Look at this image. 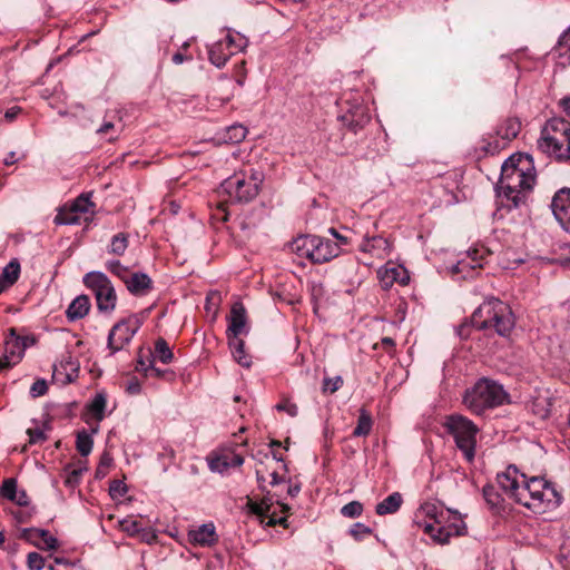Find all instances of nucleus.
I'll use <instances>...</instances> for the list:
<instances>
[{"instance_id": "f257e3e1", "label": "nucleus", "mask_w": 570, "mask_h": 570, "mask_svg": "<svg viewBox=\"0 0 570 570\" xmlns=\"http://www.w3.org/2000/svg\"><path fill=\"white\" fill-rule=\"evenodd\" d=\"M497 480L511 499L534 513L552 511L561 503L562 495L551 482L540 476L528 478L515 465H509Z\"/></svg>"}, {"instance_id": "f03ea898", "label": "nucleus", "mask_w": 570, "mask_h": 570, "mask_svg": "<svg viewBox=\"0 0 570 570\" xmlns=\"http://www.w3.org/2000/svg\"><path fill=\"white\" fill-rule=\"evenodd\" d=\"M535 183V174L529 156H510L501 167V176L497 185L501 206L509 210L519 208L525 203L527 191H530Z\"/></svg>"}, {"instance_id": "7ed1b4c3", "label": "nucleus", "mask_w": 570, "mask_h": 570, "mask_svg": "<svg viewBox=\"0 0 570 570\" xmlns=\"http://www.w3.org/2000/svg\"><path fill=\"white\" fill-rule=\"evenodd\" d=\"M478 330H494L500 336H508L514 327V316L510 306L495 297L485 299L471 317Z\"/></svg>"}, {"instance_id": "20e7f679", "label": "nucleus", "mask_w": 570, "mask_h": 570, "mask_svg": "<svg viewBox=\"0 0 570 570\" xmlns=\"http://www.w3.org/2000/svg\"><path fill=\"white\" fill-rule=\"evenodd\" d=\"M509 402V394L503 386L489 379L479 380L463 396L464 405L474 414L481 415L488 409H493Z\"/></svg>"}, {"instance_id": "39448f33", "label": "nucleus", "mask_w": 570, "mask_h": 570, "mask_svg": "<svg viewBox=\"0 0 570 570\" xmlns=\"http://www.w3.org/2000/svg\"><path fill=\"white\" fill-rule=\"evenodd\" d=\"M264 174L255 168L235 173L222 183V190L236 203H249L257 197Z\"/></svg>"}, {"instance_id": "423d86ee", "label": "nucleus", "mask_w": 570, "mask_h": 570, "mask_svg": "<svg viewBox=\"0 0 570 570\" xmlns=\"http://www.w3.org/2000/svg\"><path fill=\"white\" fill-rule=\"evenodd\" d=\"M289 247L297 256L308 258L314 264L330 262L341 254L337 243L316 235L298 236Z\"/></svg>"}, {"instance_id": "0eeeda50", "label": "nucleus", "mask_w": 570, "mask_h": 570, "mask_svg": "<svg viewBox=\"0 0 570 570\" xmlns=\"http://www.w3.org/2000/svg\"><path fill=\"white\" fill-rule=\"evenodd\" d=\"M444 428L453 436L456 448L462 452L465 460L472 462L475 456L479 428L471 420L460 414L448 416Z\"/></svg>"}, {"instance_id": "6e6552de", "label": "nucleus", "mask_w": 570, "mask_h": 570, "mask_svg": "<svg viewBox=\"0 0 570 570\" xmlns=\"http://www.w3.org/2000/svg\"><path fill=\"white\" fill-rule=\"evenodd\" d=\"M570 142V122L563 118L549 119L541 129L540 138L538 139V148L550 156L559 158V154Z\"/></svg>"}, {"instance_id": "1a4fd4ad", "label": "nucleus", "mask_w": 570, "mask_h": 570, "mask_svg": "<svg viewBox=\"0 0 570 570\" xmlns=\"http://www.w3.org/2000/svg\"><path fill=\"white\" fill-rule=\"evenodd\" d=\"M82 282L87 288L94 292L100 312L110 313L115 309L117 303L116 291L105 273L99 271L89 272L85 274Z\"/></svg>"}, {"instance_id": "9d476101", "label": "nucleus", "mask_w": 570, "mask_h": 570, "mask_svg": "<svg viewBox=\"0 0 570 570\" xmlns=\"http://www.w3.org/2000/svg\"><path fill=\"white\" fill-rule=\"evenodd\" d=\"M140 326L141 321L137 315H131L116 323L108 335V348L111 351V354L129 344Z\"/></svg>"}, {"instance_id": "9b49d317", "label": "nucleus", "mask_w": 570, "mask_h": 570, "mask_svg": "<svg viewBox=\"0 0 570 570\" xmlns=\"http://www.w3.org/2000/svg\"><path fill=\"white\" fill-rule=\"evenodd\" d=\"M454 519L459 521V523H452L450 525H445L444 522L440 524L425 523L424 532L428 533L431 539L438 543H449L452 535H461L466 529L464 522L460 520L456 514L454 515Z\"/></svg>"}, {"instance_id": "f8f14e48", "label": "nucleus", "mask_w": 570, "mask_h": 570, "mask_svg": "<svg viewBox=\"0 0 570 570\" xmlns=\"http://www.w3.org/2000/svg\"><path fill=\"white\" fill-rule=\"evenodd\" d=\"M551 209L561 227L570 233V188H562L554 194Z\"/></svg>"}, {"instance_id": "ddd939ff", "label": "nucleus", "mask_w": 570, "mask_h": 570, "mask_svg": "<svg viewBox=\"0 0 570 570\" xmlns=\"http://www.w3.org/2000/svg\"><path fill=\"white\" fill-rule=\"evenodd\" d=\"M338 119L348 130L357 134L370 122L371 116L362 104H353L343 115L338 116Z\"/></svg>"}, {"instance_id": "4468645a", "label": "nucleus", "mask_w": 570, "mask_h": 570, "mask_svg": "<svg viewBox=\"0 0 570 570\" xmlns=\"http://www.w3.org/2000/svg\"><path fill=\"white\" fill-rule=\"evenodd\" d=\"M208 468L212 472L225 473L229 468L240 466L244 458L232 451L212 452L207 456Z\"/></svg>"}, {"instance_id": "2eb2a0df", "label": "nucleus", "mask_w": 570, "mask_h": 570, "mask_svg": "<svg viewBox=\"0 0 570 570\" xmlns=\"http://www.w3.org/2000/svg\"><path fill=\"white\" fill-rule=\"evenodd\" d=\"M21 538L41 550H56L58 540L48 530L26 528L21 531Z\"/></svg>"}, {"instance_id": "dca6fc26", "label": "nucleus", "mask_w": 570, "mask_h": 570, "mask_svg": "<svg viewBox=\"0 0 570 570\" xmlns=\"http://www.w3.org/2000/svg\"><path fill=\"white\" fill-rule=\"evenodd\" d=\"M125 285L134 296H145L154 288L153 279L141 272H131L126 278Z\"/></svg>"}, {"instance_id": "f3484780", "label": "nucleus", "mask_w": 570, "mask_h": 570, "mask_svg": "<svg viewBox=\"0 0 570 570\" xmlns=\"http://www.w3.org/2000/svg\"><path fill=\"white\" fill-rule=\"evenodd\" d=\"M229 325L227 328V337L239 336L247 333L246 330V309L242 303H235L232 306L229 315Z\"/></svg>"}, {"instance_id": "a211bd4d", "label": "nucleus", "mask_w": 570, "mask_h": 570, "mask_svg": "<svg viewBox=\"0 0 570 570\" xmlns=\"http://www.w3.org/2000/svg\"><path fill=\"white\" fill-rule=\"evenodd\" d=\"M382 288L389 289L394 283L406 285L410 275L403 266H393L379 272Z\"/></svg>"}, {"instance_id": "6ab92c4d", "label": "nucleus", "mask_w": 570, "mask_h": 570, "mask_svg": "<svg viewBox=\"0 0 570 570\" xmlns=\"http://www.w3.org/2000/svg\"><path fill=\"white\" fill-rule=\"evenodd\" d=\"M10 337L4 342V354L13 360V363H19L24 354L26 338L17 335L14 328L9 330Z\"/></svg>"}, {"instance_id": "aec40b11", "label": "nucleus", "mask_w": 570, "mask_h": 570, "mask_svg": "<svg viewBox=\"0 0 570 570\" xmlns=\"http://www.w3.org/2000/svg\"><path fill=\"white\" fill-rule=\"evenodd\" d=\"M189 538L194 543L202 547H212L218 541L215 525L206 523L189 532Z\"/></svg>"}, {"instance_id": "412c9836", "label": "nucleus", "mask_w": 570, "mask_h": 570, "mask_svg": "<svg viewBox=\"0 0 570 570\" xmlns=\"http://www.w3.org/2000/svg\"><path fill=\"white\" fill-rule=\"evenodd\" d=\"M91 304L87 295L77 296L68 306L66 316L70 322L83 318L90 311Z\"/></svg>"}, {"instance_id": "4be33fe9", "label": "nucleus", "mask_w": 570, "mask_h": 570, "mask_svg": "<svg viewBox=\"0 0 570 570\" xmlns=\"http://www.w3.org/2000/svg\"><path fill=\"white\" fill-rule=\"evenodd\" d=\"M208 56L210 62L222 68L226 65V62L229 60V58L233 56V52H230L228 45H226L225 40H219L215 43H213L208 49Z\"/></svg>"}, {"instance_id": "5701e85b", "label": "nucleus", "mask_w": 570, "mask_h": 570, "mask_svg": "<svg viewBox=\"0 0 570 570\" xmlns=\"http://www.w3.org/2000/svg\"><path fill=\"white\" fill-rule=\"evenodd\" d=\"M403 503V498L400 492H393L383 501L376 504L375 512L379 515L392 514L399 511Z\"/></svg>"}, {"instance_id": "b1692460", "label": "nucleus", "mask_w": 570, "mask_h": 570, "mask_svg": "<svg viewBox=\"0 0 570 570\" xmlns=\"http://www.w3.org/2000/svg\"><path fill=\"white\" fill-rule=\"evenodd\" d=\"M553 52L558 57L560 65H570V27L559 37Z\"/></svg>"}, {"instance_id": "393cba45", "label": "nucleus", "mask_w": 570, "mask_h": 570, "mask_svg": "<svg viewBox=\"0 0 570 570\" xmlns=\"http://www.w3.org/2000/svg\"><path fill=\"white\" fill-rule=\"evenodd\" d=\"M228 345L235 361L244 367H249L252 360L250 356L245 353V342L239 338V336H233L228 337Z\"/></svg>"}, {"instance_id": "a878e982", "label": "nucleus", "mask_w": 570, "mask_h": 570, "mask_svg": "<svg viewBox=\"0 0 570 570\" xmlns=\"http://www.w3.org/2000/svg\"><path fill=\"white\" fill-rule=\"evenodd\" d=\"M53 222L57 225H78L80 224V215L70 205H66L59 209Z\"/></svg>"}, {"instance_id": "bb28decb", "label": "nucleus", "mask_w": 570, "mask_h": 570, "mask_svg": "<svg viewBox=\"0 0 570 570\" xmlns=\"http://www.w3.org/2000/svg\"><path fill=\"white\" fill-rule=\"evenodd\" d=\"M151 356L154 361L155 358H158L164 364H169L174 358V354L168 343L163 337L157 338L155 342V350Z\"/></svg>"}, {"instance_id": "cd10ccee", "label": "nucleus", "mask_w": 570, "mask_h": 570, "mask_svg": "<svg viewBox=\"0 0 570 570\" xmlns=\"http://www.w3.org/2000/svg\"><path fill=\"white\" fill-rule=\"evenodd\" d=\"M389 246L387 239L382 236H365L360 248L362 252L373 254L376 249L386 250Z\"/></svg>"}, {"instance_id": "c85d7f7f", "label": "nucleus", "mask_w": 570, "mask_h": 570, "mask_svg": "<svg viewBox=\"0 0 570 570\" xmlns=\"http://www.w3.org/2000/svg\"><path fill=\"white\" fill-rule=\"evenodd\" d=\"M373 421L370 413L365 409L360 410L357 425L353 431V436H366L372 430Z\"/></svg>"}, {"instance_id": "c756f323", "label": "nucleus", "mask_w": 570, "mask_h": 570, "mask_svg": "<svg viewBox=\"0 0 570 570\" xmlns=\"http://www.w3.org/2000/svg\"><path fill=\"white\" fill-rule=\"evenodd\" d=\"M94 440L90 433L82 430L77 433L76 448L77 451L82 455L87 456L92 451Z\"/></svg>"}, {"instance_id": "7c9ffc66", "label": "nucleus", "mask_w": 570, "mask_h": 570, "mask_svg": "<svg viewBox=\"0 0 570 570\" xmlns=\"http://www.w3.org/2000/svg\"><path fill=\"white\" fill-rule=\"evenodd\" d=\"M20 275V264L17 259H12L2 271L1 279L8 285H13Z\"/></svg>"}, {"instance_id": "2f4dec72", "label": "nucleus", "mask_w": 570, "mask_h": 570, "mask_svg": "<svg viewBox=\"0 0 570 570\" xmlns=\"http://www.w3.org/2000/svg\"><path fill=\"white\" fill-rule=\"evenodd\" d=\"M226 45H228V48L230 50V52H233V56L236 55L237 52H240L243 51L247 45H248V40L247 38H245L244 36L239 35V33H230L228 32L226 35V37L224 38Z\"/></svg>"}, {"instance_id": "473e14b6", "label": "nucleus", "mask_w": 570, "mask_h": 570, "mask_svg": "<svg viewBox=\"0 0 570 570\" xmlns=\"http://www.w3.org/2000/svg\"><path fill=\"white\" fill-rule=\"evenodd\" d=\"M70 207L81 215L92 213L95 204L90 200V194H81L70 204Z\"/></svg>"}, {"instance_id": "72a5a7b5", "label": "nucleus", "mask_w": 570, "mask_h": 570, "mask_svg": "<svg viewBox=\"0 0 570 570\" xmlns=\"http://www.w3.org/2000/svg\"><path fill=\"white\" fill-rule=\"evenodd\" d=\"M128 247V235L125 233H118L111 238L108 252L121 256L125 254Z\"/></svg>"}, {"instance_id": "f704fd0d", "label": "nucleus", "mask_w": 570, "mask_h": 570, "mask_svg": "<svg viewBox=\"0 0 570 570\" xmlns=\"http://www.w3.org/2000/svg\"><path fill=\"white\" fill-rule=\"evenodd\" d=\"M500 148V142L498 140L490 141L485 138H482L479 142V146L475 148V154L478 158H481L499 153Z\"/></svg>"}, {"instance_id": "c9c22d12", "label": "nucleus", "mask_w": 570, "mask_h": 570, "mask_svg": "<svg viewBox=\"0 0 570 570\" xmlns=\"http://www.w3.org/2000/svg\"><path fill=\"white\" fill-rule=\"evenodd\" d=\"M247 135V128L243 125H233L227 128L225 141L229 144H238L245 139Z\"/></svg>"}, {"instance_id": "e433bc0d", "label": "nucleus", "mask_w": 570, "mask_h": 570, "mask_svg": "<svg viewBox=\"0 0 570 570\" xmlns=\"http://www.w3.org/2000/svg\"><path fill=\"white\" fill-rule=\"evenodd\" d=\"M520 130V122L515 119H508L504 126L500 127L497 134L503 139L511 140L515 138Z\"/></svg>"}, {"instance_id": "4c0bfd02", "label": "nucleus", "mask_w": 570, "mask_h": 570, "mask_svg": "<svg viewBox=\"0 0 570 570\" xmlns=\"http://www.w3.org/2000/svg\"><path fill=\"white\" fill-rule=\"evenodd\" d=\"M106 402V396L102 393H98L88 406L98 421H101L105 416Z\"/></svg>"}, {"instance_id": "58836bf2", "label": "nucleus", "mask_w": 570, "mask_h": 570, "mask_svg": "<svg viewBox=\"0 0 570 570\" xmlns=\"http://www.w3.org/2000/svg\"><path fill=\"white\" fill-rule=\"evenodd\" d=\"M106 268L117 277H119L124 283L128 275L131 273L128 267L124 266L120 261H109L106 263Z\"/></svg>"}, {"instance_id": "ea45409f", "label": "nucleus", "mask_w": 570, "mask_h": 570, "mask_svg": "<svg viewBox=\"0 0 570 570\" xmlns=\"http://www.w3.org/2000/svg\"><path fill=\"white\" fill-rule=\"evenodd\" d=\"M422 510L426 517L432 519L434 523L440 524L444 522L445 513L443 510H440L434 503H425L422 505Z\"/></svg>"}, {"instance_id": "a19ab883", "label": "nucleus", "mask_w": 570, "mask_h": 570, "mask_svg": "<svg viewBox=\"0 0 570 570\" xmlns=\"http://www.w3.org/2000/svg\"><path fill=\"white\" fill-rule=\"evenodd\" d=\"M18 492L17 481L12 478L6 479L0 488V494L2 498L8 499L10 501L16 499V494Z\"/></svg>"}, {"instance_id": "79ce46f5", "label": "nucleus", "mask_w": 570, "mask_h": 570, "mask_svg": "<svg viewBox=\"0 0 570 570\" xmlns=\"http://www.w3.org/2000/svg\"><path fill=\"white\" fill-rule=\"evenodd\" d=\"M85 471H87V466L85 464L72 469L70 472H68L65 484L71 489L76 488L80 483L81 475Z\"/></svg>"}, {"instance_id": "37998d69", "label": "nucleus", "mask_w": 570, "mask_h": 570, "mask_svg": "<svg viewBox=\"0 0 570 570\" xmlns=\"http://www.w3.org/2000/svg\"><path fill=\"white\" fill-rule=\"evenodd\" d=\"M363 512V504L358 501H352L341 509V513L346 518H357Z\"/></svg>"}, {"instance_id": "c03bdc74", "label": "nucleus", "mask_w": 570, "mask_h": 570, "mask_svg": "<svg viewBox=\"0 0 570 570\" xmlns=\"http://www.w3.org/2000/svg\"><path fill=\"white\" fill-rule=\"evenodd\" d=\"M343 385L342 376L337 375L335 377H324L322 391L324 393H335Z\"/></svg>"}, {"instance_id": "a18cd8bd", "label": "nucleus", "mask_w": 570, "mask_h": 570, "mask_svg": "<svg viewBox=\"0 0 570 570\" xmlns=\"http://www.w3.org/2000/svg\"><path fill=\"white\" fill-rule=\"evenodd\" d=\"M483 497L489 505L495 508L501 502V495L493 485H485L483 488Z\"/></svg>"}, {"instance_id": "49530a36", "label": "nucleus", "mask_w": 570, "mask_h": 570, "mask_svg": "<svg viewBox=\"0 0 570 570\" xmlns=\"http://www.w3.org/2000/svg\"><path fill=\"white\" fill-rule=\"evenodd\" d=\"M128 491L127 485L121 480H112L109 485V494L112 499L122 498Z\"/></svg>"}, {"instance_id": "de8ad7c7", "label": "nucleus", "mask_w": 570, "mask_h": 570, "mask_svg": "<svg viewBox=\"0 0 570 570\" xmlns=\"http://www.w3.org/2000/svg\"><path fill=\"white\" fill-rule=\"evenodd\" d=\"M350 534L357 541L363 540L366 535L372 533V529L363 523H355L350 529Z\"/></svg>"}, {"instance_id": "09e8293b", "label": "nucleus", "mask_w": 570, "mask_h": 570, "mask_svg": "<svg viewBox=\"0 0 570 570\" xmlns=\"http://www.w3.org/2000/svg\"><path fill=\"white\" fill-rule=\"evenodd\" d=\"M279 412H286L289 416L295 417L298 414V407L289 399H283L275 405Z\"/></svg>"}, {"instance_id": "8fccbe9b", "label": "nucleus", "mask_w": 570, "mask_h": 570, "mask_svg": "<svg viewBox=\"0 0 570 570\" xmlns=\"http://www.w3.org/2000/svg\"><path fill=\"white\" fill-rule=\"evenodd\" d=\"M146 376L153 377H165V376H174V373L169 370H160L154 365V360L148 361V366L145 368Z\"/></svg>"}, {"instance_id": "3c124183", "label": "nucleus", "mask_w": 570, "mask_h": 570, "mask_svg": "<svg viewBox=\"0 0 570 570\" xmlns=\"http://www.w3.org/2000/svg\"><path fill=\"white\" fill-rule=\"evenodd\" d=\"M27 564L30 570H41L45 567V559L38 552H30L27 557Z\"/></svg>"}, {"instance_id": "603ef678", "label": "nucleus", "mask_w": 570, "mask_h": 570, "mask_svg": "<svg viewBox=\"0 0 570 570\" xmlns=\"http://www.w3.org/2000/svg\"><path fill=\"white\" fill-rule=\"evenodd\" d=\"M112 463V458L107 453H102L99 464L96 469V478H104L107 474L108 468Z\"/></svg>"}, {"instance_id": "864d4df0", "label": "nucleus", "mask_w": 570, "mask_h": 570, "mask_svg": "<svg viewBox=\"0 0 570 570\" xmlns=\"http://www.w3.org/2000/svg\"><path fill=\"white\" fill-rule=\"evenodd\" d=\"M120 527L122 531H125L131 537L137 535L141 530L140 523L131 519L122 520L120 522Z\"/></svg>"}, {"instance_id": "5fc2aeb1", "label": "nucleus", "mask_w": 570, "mask_h": 570, "mask_svg": "<svg viewBox=\"0 0 570 570\" xmlns=\"http://www.w3.org/2000/svg\"><path fill=\"white\" fill-rule=\"evenodd\" d=\"M261 521L266 527L282 525L284 528H287V519H286V517L277 518L275 512H269V515L262 518Z\"/></svg>"}, {"instance_id": "6e6d98bb", "label": "nucleus", "mask_w": 570, "mask_h": 570, "mask_svg": "<svg viewBox=\"0 0 570 570\" xmlns=\"http://www.w3.org/2000/svg\"><path fill=\"white\" fill-rule=\"evenodd\" d=\"M48 385L47 382L42 379L36 380L30 387V394L33 397L42 396L47 393Z\"/></svg>"}, {"instance_id": "4d7b16f0", "label": "nucleus", "mask_w": 570, "mask_h": 570, "mask_svg": "<svg viewBox=\"0 0 570 570\" xmlns=\"http://www.w3.org/2000/svg\"><path fill=\"white\" fill-rule=\"evenodd\" d=\"M27 434L29 435L30 444L42 443L47 439L43 430H41L39 428H35V429L29 428L27 430Z\"/></svg>"}, {"instance_id": "13d9d810", "label": "nucleus", "mask_w": 570, "mask_h": 570, "mask_svg": "<svg viewBox=\"0 0 570 570\" xmlns=\"http://www.w3.org/2000/svg\"><path fill=\"white\" fill-rule=\"evenodd\" d=\"M219 302H220V295L218 292H210L207 297H206V309L207 311H212L214 309V312L217 311V307L219 305Z\"/></svg>"}, {"instance_id": "bf43d9fd", "label": "nucleus", "mask_w": 570, "mask_h": 570, "mask_svg": "<svg viewBox=\"0 0 570 570\" xmlns=\"http://www.w3.org/2000/svg\"><path fill=\"white\" fill-rule=\"evenodd\" d=\"M560 556L566 560V568H570V537H567L560 548Z\"/></svg>"}, {"instance_id": "052dcab7", "label": "nucleus", "mask_w": 570, "mask_h": 570, "mask_svg": "<svg viewBox=\"0 0 570 570\" xmlns=\"http://www.w3.org/2000/svg\"><path fill=\"white\" fill-rule=\"evenodd\" d=\"M262 507L261 502H256L252 499H248L247 501L248 510L261 519L267 517Z\"/></svg>"}, {"instance_id": "680f3d73", "label": "nucleus", "mask_w": 570, "mask_h": 570, "mask_svg": "<svg viewBox=\"0 0 570 570\" xmlns=\"http://www.w3.org/2000/svg\"><path fill=\"white\" fill-rule=\"evenodd\" d=\"M16 504L20 507H27L29 504V497L24 490H20L16 494V499L12 500Z\"/></svg>"}, {"instance_id": "e2e57ef3", "label": "nucleus", "mask_w": 570, "mask_h": 570, "mask_svg": "<svg viewBox=\"0 0 570 570\" xmlns=\"http://www.w3.org/2000/svg\"><path fill=\"white\" fill-rule=\"evenodd\" d=\"M17 363H13V360L8 356V354H3L0 356V372L11 368Z\"/></svg>"}, {"instance_id": "0e129e2a", "label": "nucleus", "mask_w": 570, "mask_h": 570, "mask_svg": "<svg viewBox=\"0 0 570 570\" xmlns=\"http://www.w3.org/2000/svg\"><path fill=\"white\" fill-rule=\"evenodd\" d=\"M261 504L263 505V510L264 512L266 513V515L268 517L269 515V512H271V508L273 505V499L272 497L269 495V492L267 491V495L264 497L262 500H261Z\"/></svg>"}, {"instance_id": "69168bd1", "label": "nucleus", "mask_w": 570, "mask_h": 570, "mask_svg": "<svg viewBox=\"0 0 570 570\" xmlns=\"http://www.w3.org/2000/svg\"><path fill=\"white\" fill-rule=\"evenodd\" d=\"M328 233L337 239V244L340 245H347L348 238L344 235H341L335 228H330Z\"/></svg>"}, {"instance_id": "338daca9", "label": "nucleus", "mask_w": 570, "mask_h": 570, "mask_svg": "<svg viewBox=\"0 0 570 570\" xmlns=\"http://www.w3.org/2000/svg\"><path fill=\"white\" fill-rule=\"evenodd\" d=\"M470 330V325L466 324V323H463L461 324L458 328H456V333L458 335L461 337V338H466L470 334L469 332Z\"/></svg>"}, {"instance_id": "774afa93", "label": "nucleus", "mask_w": 570, "mask_h": 570, "mask_svg": "<svg viewBox=\"0 0 570 570\" xmlns=\"http://www.w3.org/2000/svg\"><path fill=\"white\" fill-rule=\"evenodd\" d=\"M558 160L570 163V141L569 145L563 149V153L559 154Z\"/></svg>"}]
</instances>
